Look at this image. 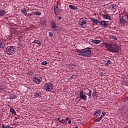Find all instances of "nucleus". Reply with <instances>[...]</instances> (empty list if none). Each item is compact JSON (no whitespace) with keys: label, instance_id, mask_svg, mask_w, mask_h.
<instances>
[{"label":"nucleus","instance_id":"nucleus-1","mask_svg":"<svg viewBox=\"0 0 128 128\" xmlns=\"http://www.w3.org/2000/svg\"><path fill=\"white\" fill-rule=\"evenodd\" d=\"M105 48L107 49L108 52H113L114 54H118V52H120V46L116 44L112 45L110 44H105Z\"/></svg>","mask_w":128,"mask_h":128},{"label":"nucleus","instance_id":"nucleus-2","mask_svg":"<svg viewBox=\"0 0 128 128\" xmlns=\"http://www.w3.org/2000/svg\"><path fill=\"white\" fill-rule=\"evenodd\" d=\"M79 56L84 58H90L92 56V50L90 48H86L82 50H79L78 52Z\"/></svg>","mask_w":128,"mask_h":128},{"label":"nucleus","instance_id":"nucleus-3","mask_svg":"<svg viewBox=\"0 0 128 128\" xmlns=\"http://www.w3.org/2000/svg\"><path fill=\"white\" fill-rule=\"evenodd\" d=\"M16 47L14 46H9L6 49V53L8 56H12L16 54Z\"/></svg>","mask_w":128,"mask_h":128},{"label":"nucleus","instance_id":"nucleus-4","mask_svg":"<svg viewBox=\"0 0 128 128\" xmlns=\"http://www.w3.org/2000/svg\"><path fill=\"white\" fill-rule=\"evenodd\" d=\"M88 22H86V18H82L80 19L78 22V24L82 28H86L88 26Z\"/></svg>","mask_w":128,"mask_h":128},{"label":"nucleus","instance_id":"nucleus-5","mask_svg":"<svg viewBox=\"0 0 128 128\" xmlns=\"http://www.w3.org/2000/svg\"><path fill=\"white\" fill-rule=\"evenodd\" d=\"M33 82L36 84H42V78L40 76L37 74L33 78Z\"/></svg>","mask_w":128,"mask_h":128},{"label":"nucleus","instance_id":"nucleus-6","mask_svg":"<svg viewBox=\"0 0 128 128\" xmlns=\"http://www.w3.org/2000/svg\"><path fill=\"white\" fill-rule=\"evenodd\" d=\"M52 84L51 83H46L44 85V89L47 92H50L52 90Z\"/></svg>","mask_w":128,"mask_h":128},{"label":"nucleus","instance_id":"nucleus-7","mask_svg":"<svg viewBox=\"0 0 128 128\" xmlns=\"http://www.w3.org/2000/svg\"><path fill=\"white\" fill-rule=\"evenodd\" d=\"M80 100H88V96H86V94H84V90H82L80 92Z\"/></svg>","mask_w":128,"mask_h":128},{"label":"nucleus","instance_id":"nucleus-8","mask_svg":"<svg viewBox=\"0 0 128 128\" xmlns=\"http://www.w3.org/2000/svg\"><path fill=\"white\" fill-rule=\"evenodd\" d=\"M50 26L54 32H56V30L58 29V26L56 25V21H51Z\"/></svg>","mask_w":128,"mask_h":128},{"label":"nucleus","instance_id":"nucleus-9","mask_svg":"<svg viewBox=\"0 0 128 128\" xmlns=\"http://www.w3.org/2000/svg\"><path fill=\"white\" fill-rule=\"evenodd\" d=\"M42 92L40 91H36L34 94V96L35 98H42Z\"/></svg>","mask_w":128,"mask_h":128},{"label":"nucleus","instance_id":"nucleus-10","mask_svg":"<svg viewBox=\"0 0 128 128\" xmlns=\"http://www.w3.org/2000/svg\"><path fill=\"white\" fill-rule=\"evenodd\" d=\"M128 18V16L125 15L122 18H120V24H126V20L124 18Z\"/></svg>","mask_w":128,"mask_h":128},{"label":"nucleus","instance_id":"nucleus-11","mask_svg":"<svg viewBox=\"0 0 128 128\" xmlns=\"http://www.w3.org/2000/svg\"><path fill=\"white\" fill-rule=\"evenodd\" d=\"M100 24L101 26H102V28H106L108 26V24H106V22L104 20L100 22Z\"/></svg>","mask_w":128,"mask_h":128},{"label":"nucleus","instance_id":"nucleus-12","mask_svg":"<svg viewBox=\"0 0 128 128\" xmlns=\"http://www.w3.org/2000/svg\"><path fill=\"white\" fill-rule=\"evenodd\" d=\"M54 10L56 16H58V14H60V10H58V6H54Z\"/></svg>","mask_w":128,"mask_h":128},{"label":"nucleus","instance_id":"nucleus-13","mask_svg":"<svg viewBox=\"0 0 128 128\" xmlns=\"http://www.w3.org/2000/svg\"><path fill=\"white\" fill-rule=\"evenodd\" d=\"M69 8L70 10H78V6H74L72 5H70Z\"/></svg>","mask_w":128,"mask_h":128},{"label":"nucleus","instance_id":"nucleus-14","mask_svg":"<svg viewBox=\"0 0 128 128\" xmlns=\"http://www.w3.org/2000/svg\"><path fill=\"white\" fill-rule=\"evenodd\" d=\"M102 17L105 20H112V18H110V16L108 14H104L102 15Z\"/></svg>","mask_w":128,"mask_h":128},{"label":"nucleus","instance_id":"nucleus-15","mask_svg":"<svg viewBox=\"0 0 128 128\" xmlns=\"http://www.w3.org/2000/svg\"><path fill=\"white\" fill-rule=\"evenodd\" d=\"M91 20L92 22H93L94 24H100V22L98 21L94 18H92Z\"/></svg>","mask_w":128,"mask_h":128},{"label":"nucleus","instance_id":"nucleus-16","mask_svg":"<svg viewBox=\"0 0 128 128\" xmlns=\"http://www.w3.org/2000/svg\"><path fill=\"white\" fill-rule=\"evenodd\" d=\"M94 116H100V110H98L94 114Z\"/></svg>","mask_w":128,"mask_h":128},{"label":"nucleus","instance_id":"nucleus-17","mask_svg":"<svg viewBox=\"0 0 128 128\" xmlns=\"http://www.w3.org/2000/svg\"><path fill=\"white\" fill-rule=\"evenodd\" d=\"M21 12L23 14H24V16H28V12H26V9H22Z\"/></svg>","mask_w":128,"mask_h":128},{"label":"nucleus","instance_id":"nucleus-18","mask_svg":"<svg viewBox=\"0 0 128 128\" xmlns=\"http://www.w3.org/2000/svg\"><path fill=\"white\" fill-rule=\"evenodd\" d=\"M92 42L95 44H100L102 42V41L98 40H92Z\"/></svg>","mask_w":128,"mask_h":128},{"label":"nucleus","instance_id":"nucleus-19","mask_svg":"<svg viewBox=\"0 0 128 128\" xmlns=\"http://www.w3.org/2000/svg\"><path fill=\"white\" fill-rule=\"evenodd\" d=\"M6 12L4 10H0V16H4Z\"/></svg>","mask_w":128,"mask_h":128},{"label":"nucleus","instance_id":"nucleus-20","mask_svg":"<svg viewBox=\"0 0 128 128\" xmlns=\"http://www.w3.org/2000/svg\"><path fill=\"white\" fill-rule=\"evenodd\" d=\"M33 14L34 16H42V12H33Z\"/></svg>","mask_w":128,"mask_h":128},{"label":"nucleus","instance_id":"nucleus-21","mask_svg":"<svg viewBox=\"0 0 128 128\" xmlns=\"http://www.w3.org/2000/svg\"><path fill=\"white\" fill-rule=\"evenodd\" d=\"M89 92L86 94V96H88L89 98H92V91L90 90H88Z\"/></svg>","mask_w":128,"mask_h":128},{"label":"nucleus","instance_id":"nucleus-22","mask_svg":"<svg viewBox=\"0 0 128 128\" xmlns=\"http://www.w3.org/2000/svg\"><path fill=\"white\" fill-rule=\"evenodd\" d=\"M10 100H16V94H14L10 96Z\"/></svg>","mask_w":128,"mask_h":128},{"label":"nucleus","instance_id":"nucleus-23","mask_svg":"<svg viewBox=\"0 0 128 128\" xmlns=\"http://www.w3.org/2000/svg\"><path fill=\"white\" fill-rule=\"evenodd\" d=\"M110 40H118V38L114 36H110Z\"/></svg>","mask_w":128,"mask_h":128},{"label":"nucleus","instance_id":"nucleus-24","mask_svg":"<svg viewBox=\"0 0 128 128\" xmlns=\"http://www.w3.org/2000/svg\"><path fill=\"white\" fill-rule=\"evenodd\" d=\"M10 112H12L14 114H15V115L16 114V110H14V108H10Z\"/></svg>","mask_w":128,"mask_h":128},{"label":"nucleus","instance_id":"nucleus-25","mask_svg":"<svg viewBox=\"0 0 128 128\" xmlns=\"http://www.w3.org/2000/svg\"><path fill=\"white\" fill-rule=\"evenodd\" d=\"M6 48V44L4 43L0 44V48Z\"/></svg>","mask_w":128,"mask_h":128},{"label":"nucleus","instance_id":"nucleus-26","mask_svg":"<svg viewBox=\"0 0 128 128\" xmlns=\"http://www.w3.org/2000/svg\"><path fill=\"white\" fill-rule=\"evenodd\" d=\"M111 6H112V10H114L116 9V4H112Z\"/></svg>","mask_w":128,"mask_h":128},{"label":"nucleus","instance_id":"nucleus-27","mask_svg":"<svg viewBox=\"0 0 128 128\" xmlns=\"http://www.w3.org/2000/svg\"><path fill=\"white\" fill-rule=\"evenodd\" d=\"M92 96L94 98H98V96H96V91L94 90L92 94Z\"/></svg>","mask_w":128,"mask_h":128},{"label":"nucleus","instance_id":"nucleus-28","mask_svg":"<svg viewBox=\"0 0 128 128\" xmlns=\"http://www.w3.org/2000/svg\"><path fill=\"white\" fill-rule=\"evenodd\" d=\"M110 64H112V61H110V60H108L107 62L105 64L106 66H110Z\"/></svg>","mask_w":128,"mask_h":128},{"label":"nucleus","instance_id":"nucleus-29","mask_svg":"<svg viewBox=\"0 0 128 128\" xmlns=\"http://www.w3.org/2000/svg\"><path fill=\"white\" fill-rule=\"evenodd\" d=\"M66 120L68 122L69 124H72V120H70V118H66Z\"/></svg>","mask_w":128,"mask_h":128},{"label":"nucleus","instance_id":"nucleus-30","mask_svg":"<svg viewBox=\"0 0 128 128\" xmlns=\"http://www.w3.org/2000/svg\"><path fill=\"white\" fill-rule=\"evenodd\" d=\"M102 120L100 117L98 118V119L95 120L96 122H100Z\"/></svg>","mask_w":128,"mask_h":128},{"label":"nucleus","instance_id":"nucleus-31","mask_svg":"<svg viewBox=\"0 0 128 128\" xmlns=\"http://www.w3.org/2000/svg\"><path fill=\"white\" fill-rule=\"evenodd\" d=\"M42 66H46V64H48V62L46 61H44L42 63Z\"/></svg>","mask_w":128,"mask_h":128},{"label":"nucleus","instance_id":"nucleus-32","mask_svg":"<svg viewBox=\"0 0 128 128\" xmlns=\"http://www.w3.org/2000/svg\"><path fill=\"white\" fill-rule=\"evenodd\" d=\"M66 120L62 119L61 120V124H66Z\"/></svg>","mask_w":128,"mask_h":128},{"label":"nucleus","instance_id":"nucleus-33","mask_svg":"<svg viewBox=\"0 0 128 128\" xmlns=\"http://www.w3.org/2000/svg\"><path fill=\"white\" fill-rule=\"evenodd\" d=\"M32 14H32L31 13H29L28 14V16L30 18H32Z\"/></svg>","mask_w":128,"mask_h":128},{"label":"nucleus","instance_id":"nucleus-34","mask_svg":"<svg viewBox=\"0 0 128 128\" xmlns=\"http://www.w3.org/2000/svg\"><path fill=\"white\" fill-rule=\"evenodd\" d=\"M40 40H35L32 44H37L39 43Z\"/></svg>","mask_w":128,"mask_h":128},{"label":"nucleus","instance_id":"nucleus-35","mask_svg":"<svg viewBox=\"0 0 128 128\" xmlns=\"http://www.w3.org/2000/svg\"><path fill=\"white\" fill-rule=\"evenodd\" d=\"M4 90V88H2V85L0 86V92H2Z\"/></svg>","mask_w":128,"mask_h":128},{"label":"nucleus","instance_id":"nucleus-36","mask_svg":"<svg viewBox=\"0 0 128 128\" xmlns=\"http://www.w3.org/2000/svg\"><path fill=\"white\" fill-rule=\"evenodd\" d=\"M9 126H6L4 124L2 125V128H8Z\"/></svg>","mask_w":128,"mask_h":128},{"label":"nucleus","instance_id":"nucleus-37","mask_svg":"<svg viewBox=\"0 0 128 128\" xmlns=\"http://www.w3.org/2000/svg\"><path fill=\"white\" fill-rule=\"evenodd\" d=\"M28 76H32L34 73H32V72H28Z\"/></svg>","mask_w":128,"mask_h":128},{"label":"nucleus","instance_id":"nucleus-38","mask_svg":"<svg viewBox=\"0 0 128 128\" xmlns=\"http://www.w3.org/2000/svg\"><path fill=\"white\" fill-rule=\"evenodd\" d=\"M49 36L50 38H52L54 36V34H52V32H49Z\"/></svg>","mask_w":128,"mask_h":128},{"label":"nucleus","instance_id":"nucleus-39","mask_svg":"<svg viewBox=\"0 0 128 128\" xmlns=\"http://www.w3.org/2000/svg\"><path fill=\"white\" fill-rule=\"evenodd\" d=\"M37 44H38V46H42V42L39 41L38 43Z\"/></svg>","mask_w":128,"mask_h":128},{"label":"nucleus","instance_id":"nucleus-40","mask_svg":"<svg viewBox=\"0 0 128 128\" xmlns=\"http://www.w3.org/2000/svg\"><path fill=\"white\" fill-rule=\"evenodd\" d=\"M70 66H72V68H74V66H76V65L74 64H70Z\"/></svg>","mask_w":128,"mask_h":128},{"label":"nucleus","instance_id":"nucleus-41","mask_svg":"<svg viewBox=\"0 0 128 128\" xmlns=\"http://www.w3.org/2000/svg\"><path fill=\"white\" fill-rule=\"evenodd\" d=\"M102 114L104 116L106 114V113L105 112H102Z\"/></svg>","mask_w":128,"mask_h":128},{"label":"nucleus","instance_id":"nucleus-42","mask_svg":"<svg viewBox=\"0 0 128 128\" xmlns=\"http://www.w3.org/2000/svg\"><path fill=\"white\" fill-rule=\"evenodd\" d=\"M58 20H62V18L60 16L58 18Z\"/></svg>","mask_w":128,"mask_h":128},{"label":"nucleus","instance_id":"nucleus-43","mask_svg":"<svg viewBox=\"0 0 128 128\" xmlns=\"http://www.w3.org/2000/svg\"><path fill=\"white\" fill-rule=\"evenodd\" d=\"M104 76V73L102 72L100 74V76Z\"/></svg>","mask_w":128,"mask_h":128},{"label":"nucleus","instance_id":"nucleus-44","mask_svg":"<svg viewBox=\"0 0 128 128\" xmlns=\"http://www.w3.org/2000/svg\"><path fill=\"white\" fill-rule=\"evenodd\" d=\"M124 100H125V102H128V97L124 99Z\"/></svg>","mask_w":128,"mask_h":128},{"label":"nucleus","instance_id":"nucleus-45","mask_svg":"<svg viewBox=\"0 0 128 128\" xmlns=\"http://www.w3.org/2000/svg\"><path fill=\"white\" fill-rule=\"evenodd\" d=\"M104 115L102 114V115L100 117V118H101V119L102 120V118H104Z\"/></svg>","mask_w":128,"mask_h":128},{"label":"nucleus","instance_id":"nucleus-46","mask_svg":"<svg viewBox=\"0 0 128 128\" xmlns=\"http://www.w3.org/2000/svg\"><path fill=\"white\" fill-rule=\"evenodd\" d=\"M58 120L60 122H62V120L60 118H58Z\"/></svg>","mask_w":128,"mask_h":128},{"label":"nucleus","instance_id":"nucleus-47","mask_svg":"<svg viewBox=\"0 0 128 128\" xmlns=\"http://www.w3.org/2000/svg\"><path fill=\"white\" fill-rule=\"evenodd\" d=\"M18 120V118L16 117L15 118V120Z\"/></svg>","mask_w":128,"mask_h":128},{"label":"nucleus","instance_id":"nucleus-48","mask_svg":"<svg viewBox=\"0 0 128 128\" xmlns=\"http://www.w3.org/2000/svg\"><path fill=\"white\" fill-rule=\"evenodd\" d=\"M14 126H17L18 124H14Z\"/></svg>","mask_w":128,"mask_h":128},{"label":"nucleus","instance_id":"nucleus-49","mask_svg":"<svg viewBox=\"0 0 128 128\" xmlns=\"http://www.w3.org/2000/svg\"><path fill=\"white\" fill-rule=\"evenodd\" d=\"M125 128H128V126H126Z\"/></svg>","mask_w":128,"mask_h":128},{"label":"nucleus","instance_id":"nucleus-50","mask_svg":"<svg viewBox=\"0 0 128 128\" xmlns=\"http://www.w3.org/2000/svg\"><path fill=\"white\" fill-rule=\"evenodd\" d=\"M78 128V127H76V128Z\"/></svg>","mask_w":128,"mask_h":128}]
</instances>
